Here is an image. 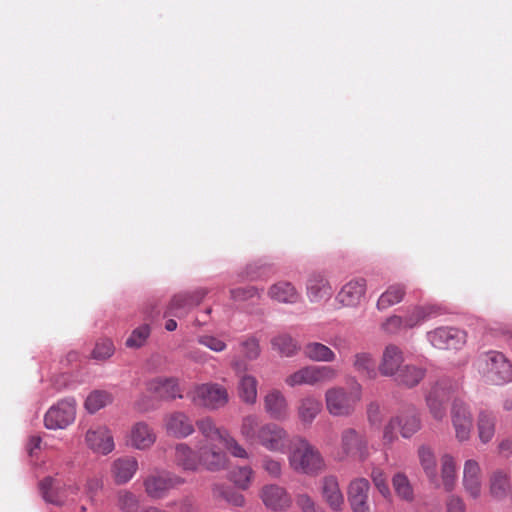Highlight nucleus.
<instances>
[{
	"mask_svg": "<svg viewBox=\"0 0 512 512\" xmlns=\"http://www.w3.org/2000/svg\"><path fill=\"white\" fill-rule=\"evenodd\" d=\"M239 433L246 442L271 453L284 454L289 447L290 437L287 430L274 422L261 423L256 414H249L241 419Z\"/></svg>",
	"mask_w": 512,
	"mask_h": 512,
	"instance_id": "1",
	"label": "nucleus"
},
{
	"mask_svg": "<svg viewBox=\"0 0 512 512\" xmlns=\"http://www.w3.org/2000/svg\"><path fill=\"white\" fill-rule=\"evenodd\" d=\"M288 462L296 473L310 476L318 475L326 468L321 452L303 437L295 440L288 455Z\"/></svg>",
	"mask_w": 512,
	"mask_h": 512,
	"instance_id": "2",
	"label": "nucleus"
},
{
	"mask_svg": "<svg viewBox=\"0 0 512 512\" xmlns=\"http://www.w3.org/2000/svg\"><path fill=\"white\" fill-rule=\"evenodd\" d=\"M362 385L355 382L348 391L342 386L328 388L324 394L325 406L333 417H350L362 399Z\"/></svg>",
	"mask_w": 512,
	"mask_h": 512,
	"instance_id": "3",
	"label": "nucleus"
},
{
	"mask_svg": "<svg viewBox=\"0 0 512 512\" xmlns=\"http://www.w3.org/2000/svg\"><path fill=\"white\" fill-rule=\"evenodd\" d=\"M477 369L487 382L501 385L512 380V364L498 351H488L479 356Z\"/></svg>",
	"mask_w": 512,
	"mask_h": 512,
	"instance_id": "4",
	"label": "nucleus"
},
{
	"mask_svg": "<svg viewBox=\"0 0 512 512\" xmlns=\"http://www.w3.org/2000/svg\"><path fill=\"white\" fill-rule=\"evenodd\" d=\"M337 370L328 365H308L302 367L285 378L287 386L294 388L301 385L316 386L334 381Z\"/></svg>",
	"mask_w": 512,
	"mask_h": 512,
	"instance_id": "5",
	"label": "nucleus"
},
{
	"mask_svg": "<svg viewBox=\"0 0 512 512\" xmlns=\"http://www.w3.org/2000/svg\"><path fill=\"white\" fill-rule=\"evenodd\" d=\"M185 479L165 469L153 470L143 481L146 494L152 499H163L169 491L183 485Z\"/></svg>",
	"mask_w": 512,
	"mask_h": 512,
	"instance_id": "6",
	"label": "nucleus"
},
{
	"mask_svg": "<svg viewBox=\"0 0 512 512\" xmlns=\"http://www.w3.org/2000/svg\"><path fill=\"white\" fill-rule=\"evenodd\" d=\"M188 396L195 405L209 409L223 407L229 399L226 388L217 383L197 385Z\"/></svg>",
	"mask_w": 512,
	"mask_h": 512,
	"instance_id": "7",
	"label": "nucleus"
},
{
	"mask_svg": "<svg viewBox=\"0 0 512 512\" xmlns=\"http://www.w3.org/2000/svg\"><path fill=\"white\" fill-rule=\"evenodd\" d=\"M76 417V402L73 398L63 399L50 407L44 416L47 429H65Z\"/></svg>",
	"mask_w": 512,
	"mask_h": 512,
	"instance_id": "8",
	"label": "nucleus"
},
{
	"mask_svg": "<svg viewBox=\"0 0 512 512\" xmlns=\"http://www.w3.org/2000/svg\"><path fill=\"white\" fill-rule=\"evenodd\" d=\"M340 449L344 456H355L360 461L369 456L366 436L354 428H346L341 432Z\"/></svg>",
	"mask_w": 512,
	"mask_h": 512,
	"instance_id": "9",
	"label": "nucleus"
},
{
	"mask_svg": "<svg viewBox=\"0 0 512 512\" xmlns=\"http://www.w3.org/2000/svg\"><path fill=\"white\" fill-rule=\"evenodd\" d=\"M200 471L220 472L228 468L229 458L215 443H199Z\"/></svg>",
	"mask_w": 512,
	"mask_h": 512,
	"instance_id": "10",
	"label": "nucleus"
},
{
	"mask_svg": "<svg viewBox=\"0 0 512 512\" xmlns=\"http://www.w3.org/2000/svg\"><path fill=\"white\" fill-rule=\"evenodd\" d=\"M264 506L274 512H283L292 506V498L285 487L275 483L265 484L259 491Z\"/></svg>",
	"mask_w": 512,
	"mask_h": 512,
	"instance_id": "11",
	"label": "nucleus"
},
{
	"mask_svg": "<svg viewBox=\"0 0 512 512\" xmlns=\"http://www.w3.org/2000/svg\"><path fill=\"white\" fill-rule=\"evenodd\" d=\"M231 366L239 377L238 393L243 402L253 405L258 396V380L250 374H246L248 365L239 359H234Z\"/></svg>",
	"mask_w": 512,
	"mask_h": 512,
	"instance_id": "12",
	"label": "nucleus"
},
{
	"mask_svg": "<svg viewBox=\"0 0 512 512\" xmlns=\"http://www.w3.org/2000/svg\"><path fill=\"white\" fill-rule=\"evenodd\" d=\"M427 339L438 349H458L465 343L466 334L454 327H439L428 332Z\"/></svg>",
	"mask_w": 512,
	"mask_h": 512,
	"instance_id": "13",
	"label": "nucleus"
},
{
	"mask_svg": "<svg viewBox=\"0 0 512 512\" xmlns=\"http://www.w3.org/2000/svg\"><path fill=\"white\" fill-rule=\"evenodd\" d=\"M451 421L456 439L459 442L468 441L473 427V419L467 405L460 400H455L452 404Z\"/></svg>",
	"mask_w": 512,
	"mask_h": 512,
	"instance_id": "14",
	"label": "nucleus"
},
{
	"mask_svg": "<svg viewBox=\"0 0 512 512\" xmlns=\"http://www.w3.org/2000/svg\"><path fill=\"white\" fill-rule=\"evenodd\" d=\"M163 427L167 435L177 439H185L195 431L191 418L181 411L166 414L163 419Z\"/></svg>",
	"mask_w": 512,
	"mask_h": 512,
	"instance_id": "15",
	"label": "nucleus"
},
{
	"mask_svg": "<svg viewBox=\"0 0 512 512\" xmlns=\"http://www.w3.org/2000/svg\"><path fill=\"white\" fill-rule=\"evenodd\" d=\"M85 441L91 450L102 455L111 453L115 448L112 433L106 426L91 427L86 432Z\"/></svg>",
	"mask_w": 512,
	"mask_h": 512,
	"instance_id": "16",
	"label": "nucleus"
},
{
	"mask_svg": "<svg viewBox=\"0 0 512 512\" xmlns=\"http://www.w3.org/2000/svg\"><path fill=\"white\" fill-rule=\"evenodd\" d=\"M462 485L467 495L478 499L482 493V470L475 459H468L463 465Z\"/></svg>",
	"mask_w": 512,
	"mask_h": 512,
	"instance_id": "17",
	"label": "nucleus"
},
{
	"mask_svg": "<svg viewBox=\"0 0 512 512\" xmlns=\"http://www.w3.org/2000/svg\"><path fill=\"white\" fill-rule=\"evenodd\" d=\"M156 439L154 429L148 423L139 421L131 426L127 435V445L137 450H147L154 445Z\"/></svg>",
	"mask_w": 512,
	"mask_h": 512,
	"instance_id": "18",
	"label": "nucleus"
},
{
	"mask_svg": "<svg viewBox=\"0 0 512 512\" xmlns=\"http://www.w3.org/2000/svg\"><path fill=\"white\" fill-rule=\"evenodd\" d=\"M366 293V280L353 278L347 281L336 295V300L345 307H357Z\"/></svg>",
	"mask_w": 512,
	"mask_h": 512,
	"instance_id": "19",
	"label": "nucleus"
},
{
	"mask_svg": "<svg viewBox=\"0 0 512 512\" xmlns=\"http://www.w3.org/2000/svg\"><path fill=\"white\" fill-rule=\"evenodd\" d=\"M333 289L328 279L320 273L311 274L306 282V295L311 303L328 301Z\"/></svg>",
	"mask_w": 512,
	"mask_h": 512,
	"instance_id": "20",
	"label": "nucleus"
},
{
	"mask_svg": "<svg viewBox=\"0 0 512 512\" xmlns=\"http://www.w3.org/2000/svg\"><path fill=\"white\" fill-rule=\"evenodd\" d=\"M175 465L184 472L200 471L199 447L193 450L187 443H177L174 448Z\"/></svg>",
	"mask_w": 512,
	"mask_h": 512,
	"instance_id": "21",
	"label": "nucleus"
},
{
	"mask_svg": "<svg viewBox=\"0 0 512 512\" xmlns=\"http://www.w3.org/2000/svg\"><path fill=\"white\" fill-rule=\"evenodd\" d=\"M370 484L365 478H357L351 481L348 488V500L353 512H369Z\"/></svg>",
	"mask_w": 512,
	"mask_h": 512,
	"instance_id": "22",
	"label": "nucleus"
},
{
	"mask_svg": "<svg viewBox=\"0 0 512 512\" xmlns=\"http://www.w3.org/2000/svg\"><path fill=\"white\" fill-rule=\"evenodd\" d=\"M264 410L274 420L284 421L289 417L287 399L278 389H272L265 395Z\"/></svg>",
	"mask_w": 512,
	"mask_h": 512,
	"instance_id": "23",
	"label": "nucleus"
},
{
	"mask_svg": "<svg viewBox=\"0 0 512 512\" xmlns=\"http://www.w3.org/2000/svg\"><path fill=\"white\" fill-rule=\"evenodd\" d=\"M147 390L161 399L182 398L178 380L173 377H156L146 383Z\"/></svg>",
	"mask_w": 512,
	"mask_h": 512,
	"instance_id": "24",
	"label": "nucleus"
},
{
	"mask_svg": "<svg viewBox=\"0 0 512 512\" xmlns=\"http://www.w3.org/2000/svg\"><path fill=\"white\" fill-rule=\"evenodd\" d=\"M404 354L403 351L396 345L390 344L385 347L381 362L379 364V372L383 376H396L403 367Z\"/></svg>",
	"mask_w": 512,
	"mask_h": 512,
	"instance_id": "25",
	"label": "nucleus"
},
{
	"mask_svg": "<svg viewBox=\"0 0 512 512\" xmlns=\"http://www.w3.org/2000/svg\"><path fill=\"white\" fill-rule=\"evenodd\" d=\"M138 470V461L135 457L124 456L113 461L111 474L116 484L129 482Z\"/></svg>",
	"mask_w": 512,
	"mask_h": 512,
	"instance_id": "26",
	"label": "nucleus"
},
{
	"mask_svg": "<svg viewBox=\"0 0 512 512\" xmlns=\"http://www.w3.org/2000/svg\"><path fill=\"white\" fill-rule=\"evenodd\" d=\"M39 489L45 502L62 506L67 502L65 486H61L52 477H46L39 483Z\"/></svg>",
	"mask_w": 512,
	"mask_h": 512,
	"instance_id": "27",
	"label": "nucleus"
},
{
	"mask_svg": "<svg viewBox=\"0 0 512 512\" xmlns=\"http://www.w3.org/2000/svg\"><path fill=\"white\" fill-rule=\"evenodd\" d=\"M489 490L495 499L502 500L509 497L512 491L509 472L504 469L493 471L489 479Z\"/></svg>",
	"mask_w": 512,
	"mask_h": 512,
	"instance_id": "28",
	"label": "nucleus"
},
{
	"mask_svg": "<svg viewBox=\"0 0 512 512\" xmlns=\"http://www.w3.org/2000/svg\"><path fill=\"white\" fill-rule=\"evenodd\" d=\"M268 296L279 303L294 304L298 302L300 293L295 286L288 281H278L268 289Z\"/></svg>",
	"mask_w": 512,
	"mask_h": 512,
	"instance_id": "29",
	"label": "nucleus"
},
{
	"mask_svg": "<svg viewBox=\"0 0 512 512\" xmlns=\"http://www.w3.org/2000/svg\"><path fill=\"white\" fill-rule=\"evenodd\" d=\"M322 495L332 510L338 512L342 509L344 496L334 476H327L323 479Z\"/></svg>",
	"mask_w": 512,
	"mask_h": 512,
	"instance_id": "30",
	"label": "nucleus"
},
{
	"mask_svg": "<svg viewBox=\"0 0 512 512\" xmlns=\"http://www.w3.org/2000/svg\"><path fill=\"white\" fill-rule=\"evenodd\" d=\"M418 458L419 463L430 481L436 487H439V477L437 473V460L433 450L426 446L422 445L418 448Z\"/></svg>",
	"mask_w": 512,
	"mask_h": 512,
	"instance_id": "31",
	"label": "nucleus"
},
{
	"mask_svg": "<svg viewBox=\"0 0 512 512\" xmlns=\"http://www.w3.org/2000/svg\"><path fill=\"white\" fill-rule=\"evenodd\" d=\"M322 411V402L313 395H306L300 399L297 414L302 423L311 424Z\"/></svg>",
	"mask_w": 512,
	"mask_h": 512,
	"instance_id": "32",
	"label": "nucleus"
},
{
	"mask_svg": "<svg viewBox=\"0 0 512 512\" xmlns=\"http://www.w3.org/2000/svg\"><path fill=\"white\" fill-rule=\"evenodd\" d=\"M352 367L360 376L375 379L377 368L373 356L369 352H357L352 356Z\"/></svg>",
	"mask_w": 512,
	"mask_h": 512,
	"instance_id": "33",
	"label": "nucleus"
},
{
	"mask_svg": "<svg viewBox=\"0 0 512 512\" xmlns=\"http://www.w3.org/2000/svg\"><path fill=\"white\" fill-rule=\"evenodd\" d=\"M441 463V483L444 490L451 492L457 482V466L455 458L450 454L442 455L440 459Z\"/></svg>",
	"mask_w": 512,
	"mask_h": 512,
	"instance_id": "34",
	"label": "nucleus"
},
{
	"mask_svg": "<svg viewBox=\"0 0 512 512\" xmlns=\"http://www.w3.org/2000/svg\"><path fill=\"white\" fill-rule=\"evenodd\" d=\"M196 426L204 438V441L201 443L222 442L224 434L228 433L227 429L218 427L210 417L199 419L196 422Z\"/></svg>",
	"mask_w": 512,
	"mask_h": 512,
	"instance_id": "35",
	"label": "nucleus"
},
{
	"mask_svg": "<svg viewBox=\"0 0 512 512\" xmlns=\"http://www.w3.org/2000/svg\"><path fill=\"white\" fill-rule=\"evenodd\" d=\"M201 297L195 299L193 296L188 294H178L175 295L168 306L166 315H171L175 317H183L185 316L189 310L199 303Z\"/></svg>",
	"mask_w": 512,
	"mask_h": 512,
	"instance_id": "36",
	"label": "nucleus"
},
{
	"mask_svg": "<svg viewBox=\"0 0 512 512\" xmlns=\"http://www.w3.org/2000/svg\"><path fill=\"white\" fill-rule=\"evenodd\" d=\"M304 355L314 362H333L336 359L335 352L320 342H309L303 348Z\"/></svg>",
	"mask_w": 512,
	"mask_h": 512,
	"instance_id": "37",
	"label": "nucleus"
},
{
	"mask_svg": "<svg viewBox=\"0 0 512 512\" xmlns=\"http://www.w3.org/2000/svg\"><path fill=\"white\" fill-rule=\"evenodd\" d=\"M212 496L218 500H224L229 505L243 507L246 503L243 494L225 484H214L211 488Z\"/></svg>",
	"mask_w": 512,
	"mask_h": 512,
	"instance_id": "38",
	"label": "nucleus"
},
{
	"mask_svg": "<svg viewBox=\"0 0 512 512\" xmlns=\"http://www.w3.org/2000/svg\"><path fill=\"white\" fill-rule=\"evenodd\" d=\"M437 314L435 306H415L403 316L407 329H412L421 325L427 319Z\"/></svg>",
	"mask_w": 512,
	"mask_h": 512,
	"instance_id": "39",
	"label": "nucleus"
},
{
	"mask_svg": "<svg viewBox=\"0 0 512 512\" xmlns=\"http://www.w3.org/2000/svg\"><path fill=\"white\" fill-rule=\"evenodd\" d=\"M426 374V370L415 365H405L395 376V381L400 385L412 388L418 385Z\"/></svg>",
	"mask_w": 512,
	"mask_h": 512,
	"instance_id": "40",
	"label": "nucleus"
},
{
	"mask_svg": "<svg viewBox=\"0 0 512 512\" xmlns=\"http://www.w3.org/2000/svg\"><path fill=\"white\" fill-rule=\"evenodd\" d=\"M496 417L488 411H481L477 419V430L483 444L490 442L495 435Z\"/></svg>",
	"mask_w": 512,
	"mask_h": 512,
	"instance_id": "41",
	"label": "nucleus"
},
{
	"mask_svg": "<svg viewBox=\"0 0 512 512\" xmlns=\"http://www.w3.org/2000/svg\"><path fill=\"white\" fill-rule=\"evenodd\" d=\"M405 295V287L401 284L390 285L378 298L377 309L386 310L402 301Z\"/></svg>",
	"mask_w": 512,
	"mask_h": 512,
	"instance_id": "42",
	"label": "nucleus"
},
{
	"mask_svg": "<svg viewBox=\"0 0 512 512\" xmlns=\"http://www.w3.org/2000/svg\"><path fill=\"white\" fill-rule=\"evenodd\" d=\"M438 393L439 389H431L426 396V403L432 417L437 421H442L446 416L447 393H443L442 399H438Z\"/></svg>",
	"mask_w": 512,
	"mask_h": 512,
	"instance_id": "43",
	"label": "nucleus"
},
{
	"mask_svg": "<svg viewBox=\"0 0 512 512\" xmlns=\"http://www.w3.org/2000/svg\"><path fill=\"white\" fill-rule=\"evenodd\" d=\"M271 345L274 350L284 357H292L299 350L297 342L288 334L275 336L271 339Z\"/></svg>",
	"mask_w": 512,
	"mask_h": 512,
	"instance_id": "44",
	"label": "nucleus"
},
{
	"mask_svg": "<svg viewBox=\"0 0 512 512\" xmlns=\"http://www.w3.org/2000/svg\"><path fill=\"white\" fill-rule=\"evenodd\" d=\"M399 417V432L403 438H410L421 428V420L417 413H405Z\"/></svg>",
	"mask_w": 512,
	"mask_h": 512,
	"instance_id": "45",
	"label": "nucleus"
},
{
	"mask_svg": "<svg viewBox=\"0 0 512 512\" xmlns=\"http://www.w3.org/2000/svg\"><path fill=\"white\" fill-rule=\"evenodd\" d=\"M112 402V396L107 391L95 390L91 392L85 401V408L89 413H95Z\"/></svg>",
	"mask_w": 512,
	"mask_h": 512,
	"instance_id": "46",
	"label": "nucleus"
},
{
	"mask_svg": "<svg viewBox=\"0 0 512 512\" xmlns=\"http://www.w3.org/2000/svg\"><path fill=\"white\" fill-rule=\"evenodd\" d=\"M254 472L249 466H241L235 468L229 476L230 481L234 483L236 487L242 490H247L253 479Z\"/></svg>",
	"mask_w": 512,
	"mask_h": 512,
	"instance_id": "47",
	"label": "nucleus"
},
{
	"mask_svg": "<svg viewBox=\"0 0 512 512\" xmlns=\"http://www.w3.org/2000/svg\"><path fill=\"white\" fill-rule=\"evenodd\" d=\"M117 507L122 512H136L139 508V499L131 491L123 489L118 491L117 496Z\"/></svg>",
	"mask_w": 512,
	"mask_h": 512,
	"instance_id": "48",
	"label": "nucleus"
},
{
	"mask_svg": "<svg viewBox=\"0 0 512 512\" xmlns=\"http://www.w3.org/2000/svg\"><path fill=\"white\" fill-rule=\"evenodd\" d=\"M239 347L244 359L248 361H254L258 359L261 354L259 340L254 336H250L240 341Z\"/></svg>",
	"mask_w": 512,
	"mask_h": 512,
	"instance_id": "49",
	"label": "nucleus"
},
{
	"mask_svg": "<svg viewBox=\"0 0 512 512\" xmlns=\"http://www.w3.org/2000/svg\"><path fill=\"white\" fill-rule=\"evenodd\" d=\"M392 482L395 492L400 498L406 501H411L413 499L412 486L410 485L408 478L404 474L397 473L396 475H394Z\"/></svg>",
	"mask_w": 512,
	"mask_h": 512,
	"instance_id": "50",
	"label": "nucleus"
},
{
	"mask_svg": "<svg viewBox=\"0 0 512 512\" xmlns=\"http://www.w3.org/2000/svg\"><path fill=\"white\" fill-rule=\"evenodd\" d=\"M225 449L233 456V457H236V458H241V459H249L250 458V454L249 452L246 450V448L241 445L236 439L235 437H233L230 432L228 431L227 434H224V439L222 440L221 442Z\"/></svg>",
	"mask_w": 512,
	"mask_h": 512,
	"instance_id": "51",
	"label": "nucleus"
},
{
	"mask_svg": "<svg viewBox=\"0 0 512 512\" xmlns=\"http://www.w3.org/2000/svg\"><path fill=\"white\" fill-rule=\"evenodd\" d=\"M150 327L147 324L134 329L126 340V346L129 348H139L143 346L150 335Z\"/></svg>",
	"mask_w": 512,
	"mask_h": 512,
	"instance_id": "52",
	"label": "nucleus"
},
{
	"mask_svg": "<svg viewBox=\"0 0 512 512\" xmlns=\"http://www.w3.org/2000/svg\"><path fill=\"white\" fill-rule=\"evenodd\" d=\"M114 345L111 340L104 339L96 343L95 348L92 351V357L95 360H106L110 358L114 353Z\"/></svg>",
	"mask_w": 512,
	"mask_h": 512,
	"instance_id": "53",
	"label": "nucleus"
},
{
	"mask_svg": "<svg viewBox=\"0 0 512 512\" xmlns=\"http://www.w3.org/2000/svg\"><path fill=\"white\" fill-rule=\"evenodd\" d=\"M261 467L263 470L272 478L278 479L282 475V463L281 461L265 455L261 459Z\"/></svg>",
	"mask_w": 512,
	"mask_h": 512,
	"instance_id": "54",
	"label": "nucleus"
},
{
	"mask_svg": "<svg viewBox=\"0 0 512 512\" xmlns=\"http://www.w3.org/2000/svg\"><path fill=\"white\" fill-rule=\"evenodd\" d=\"M381 328L388 334H396L401 330H406L404 318L401 315H392L388 317L382 324Z\"/></svg>",
	"mask_w": 512,
	"mask_h": 512,
	"instance_id": "55",
	"label": "nucleus"
},
{
	"mask_svg": "<svg viewBox=\"0 0 512 512\" xmlns=\"http://www.w3.org/2000/svg\"><path fill=\"white\" fill-rule=\"evenodd\" d=\"M399 417H392L383 428V442L384 444H392L397 440V431L399 430Z\"/></svg>",
	"mask_w": 512,
	"mask_h": 512,
	"instance_id": "56",
	"label": "nucleus"
},
{
	"mask_svg": "<svg viewBox=\"0 0 512 512\" xmlns=\"http://www.w3.org/2000/svg\"><path fill=\"white\" fill-rule=\"evenodd\" d=\"M199 344L207 347L214 352H222L226 349V343L213 335H201L197 338Z\"/></svg>",
	"mask_w": 512,
	"mask_h": 512,
	"instance_id": "57",
	"label": "nucleus"
},
{
	"mask_svg": "<svg viewBox=\"0 0 512 512\" xmlns=\"http://www.w3.org/2000/svg\"><path fill=\"white\" fill-rule=\"evenodd\" d=\"M269 267L265 264L253 263L249 264L243 274L242 277L247 280H258L266 276Z\"/></svg>",
	"mask_w": 512,
	"mask_h": 512,
	"instance_id": "58",
	"label": "nucleus"
},
{
	"mask_svg": "<svg viewBox=\"0 0 512 512\" xmlns=\"http://www.w3.org/2000/svg\"><path fill=\"white\" fill-rule=\"evenodd\" d=\"M231 298L234 301H245L255 297H260V290L255 286H249L246 288H236L230 291Z\"/></svg>",
	"mask_w": 512,
	"mask_h": 512,
	"instance_id": "59",
	"label": "nucleus"
},
{
	"mask_svg": "<svg viewBox=\"0 0 512 512\" xmlns=\"http://www.w3.org/2000/svg\"><path fill=\"white\" fill-rule=\"evenodd\" d=\"M296 504L302 512H325L322 507L317 505L314 500L305 493L296 496Z\"/></svg>",
	"mask_w": 512,
	"mask_h": 512,
	"instance_id": "60",
	"label": "nucleus"
},
{
	"mask_svg": "<svg viewBox=\"0 0 512 512\" xmlns=\"http://www.w3.org/2000/svg\"><path fill=\"white\" fill-rule=\"evenodd\" d=\"M371 477L378 491L384 497H388L390 495V489L387 485L384 473L380 469L375 468L372 470Z\"/></svg>",
	"mask_w": 512,
	"mask_h": 512,
	"instance_id": "61",
	"label": "nucleus"
},
{
	"mask_svg": "<svg viewBox=\"0 0 512 512\" xmlns=\"http://www.w3.org/2000/svg\"><path fill=\"white\" fill-rule=\"evenodd\" d=\"M383 418V413L380 405L376 402H371L367 406V419L372 426H379Z\"/></svg>",
	"mask_w": 512,
	"mask_h": 512,
	"instance_id": "62",
	"label": "nucleus"
},
{
	"mask_svg": "<svg viewBox=\"0 0 512 512\" xmlns=\"http://www.w3.org/2000/svg\"><path fill=\"white\" fill-rule=\"evenodd\" d=\"M103 488V480L101 477H91L87 480L85 485L86 494L91 500L94 499L95 495Z\"/></svg>",
	"mask_w": 512,
	"mask_h": 512,
	"instance_id": "63",
	"label": "nucleus"
},
{
	"mask_svg": "<svg viewBox=\"0 0 512 512\" xmlns=\"http://www.w3.org/2000/svg\"><path fill=\"white\" fill-rule=\"evenodd\" d=\"M446 512H466L463 499L457 495H451L446 502Z\"/></svg>",
	"mask_w": 512,
	"mask_h": 512,
	"instance_id": "64",
	"label": "nucleus"
}]
</instances>
